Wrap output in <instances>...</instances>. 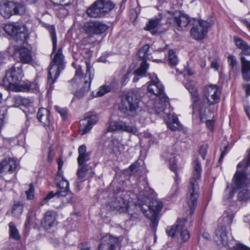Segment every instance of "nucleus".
I'll list each match as a JSON object with an SVG mask.
<instances>
[{
	"instance_id": "obj_1",
	"label": "nucleus",
	"mask_w": 250,
	"mask_h": 250,
	"mask_svg": "<svg viewBox=\"0 0 250 250\" xmlns=\"http://www.w3.org/2000/svg\"><path fill=\"white\" fill-rule=\"evenodd\" d=\"M153 191L147 188L144 191H140L138 195L139 206L145 216L155 228L158 223V214L162 208L163 203L154 198Z\"/></svg>"
},
{
	"instance_id": "obj_2",
	"label": "nucleus",
	"mask_w": 250,
	"mask_h": 250,
	"mask_svg": "<svg viewBox=\"0 0 250 250\" xmlns=\"http://www.w3.org/2000/svg\"><path fill=\"white\" fill-rule=\"evenodd\" d=\"M140 101L138 93L131 91L123 96L119 110L127 116L136 118L140 122L144 121L146 112L140 107Z\"/></svg>"
},
{
	"instance_id": "obj_3",
	"label": "nucleus",
	"mask_w": 250,
	"mask_h": 250,
	"mask_svg": "<svg viewBox=\"0 0 250 250\" xmlns=\"http://www.w3.org/2000/svg\"><path fill=\"white\" fill-rule=\"evenodd\" d=\"M24 76L22 66H13L5 73L3 80V86L10 90L15 92H26L30 90L31 83H21Z\"/></svg>"
},
{
	"instance_id": "obj_4",
	"label": "nucleus",
	"mask_w": 250,
	"mask_h": 250,
	"mask_svg": "<svg viewBox=\"0 0 250 250\" xmlns=\"http://www.w3.org/2000/svg\"><path fill=\"white\" fill-rule=\"evenodd\" d=\"M86 66V73L83 76V73L81 67H79L76 70L75 75L71 83L73 86L76 85L78 83L83 82V86L76 91L75 95L76 97L80 98L85 96L89 91L90 85L92 80L93 79L94 74L92 73L93 69L90 65L89 62H85Z\"/></svg>"
},
{
	"instance_id": "obj_5",
	"label": "nucleus",
	"mask_w": 250,
	"mask_h": 250,
	"mask_svg": "<svg viewBox=\"0 0 250 250\" xmlns=\"http://www.w3.org/2000/svg\"><path fill=\"white\" fill-rule=\"evenodd\" d=\"M193 174L189 181L187 195V203L191 209L197 203L199 189L198 181L200 180L202 171L201 165L198 159L193 162Z\"/></svg>"
},
{
	"instance_id": "obj_6",
	"label": "nucleus",
	"mask_w": 250,
	"mask_h": 250,
	"mask_svg": "<svg viewBox=\"0 0 250 250\" xmlns=\"http://www.w3.org/2000/svg\"><path fill=\"white\" fill-rule=\"evenodd\" d=\"M186 88L188 90L192 101V116L194 118H200L201 122L206 121L208 113L207 107L203 104L199 103V97L196 88L192 82H188L185 84Z\"/></svg>"
},
{
	"instance_id": "obj_7",
	"label": "nucleus",
	"mask_w": 250,
	"mask_h": 250,
	"mask_svg": "<svg viewBox=\"0 0 250 250\" xmlns=\"http://www.w3.org/2000/svg\"><path fill=\"white\" fill-rule=\"evenodd\" d=\"M148 91L159 97L161 103H156L154 108L158 115H161L165 110V104L168 103V98L165 95L164 88L156 76L155 79H152L147 86Z\"/></svg>"
},
{
	"instance_id": "obj_8",
	"label": "nucleus",
	"mask_w": 250,
	"mask_h": 250,
	"mask_svg": "<svg viewBox=\"0 0 250 250\" xmlns=\"http://www.w3.org/2000/svg\"><path fill=\"white\" fill-rule=\"evenodd\" d=\"M189 225L186 219H178L174 226L167 227L166 232L169 236H177L181 241L185 242L189 238Z\"/></svg>"
},
{
	"instance_id": "obj_9",
	"label": "nucleus",
	"mask_w": 250,
	"mask_h": 250,
	"mask_svg": "<svg viewBox=\"0 0 250 250\" xmlns=\"http://www.w3.org/2000/svg\"><path fill=\"white\" fill-rule=\"evenodd\" d=\"M63 56L61 49L55 54L53 62L54 64L50 66L48 72V84L51 86L59 77L60 71L63 69Z\"/></svg>"
},
{
	"instance_id": "obj_10",
	"label": "nucleus",
	"mask_w": 250,
	"mask_h": 250,
	"mask_svg": "<svg viewBox=\"0 0 250 250\" xmlns=\"http://www.w3.org/2000/svg\"><path fill=\"white\" fill-rule=\"evenodd\" d=\"M83 28L87 35L91 36L104 33L108 29V27L102 21L90 20L84 23Z\"/></svg>"
},
{
	"instance_id": "obj_11",
	"label": "nucleus",
	"mask_w": 250,
	"mask_h": 250,
	"mask_svg": "<svg viewBox=\"0 0 250 250\" xmlns=\"http://www.w3.org/2000/svg\"><path fill=\"white\" fill-rule=\"evenodd\" d=\"M107 206L112 210H116L120 212L127 211L130 213L128 210L129 202L127 196L124 193L112 198L108 202Z\"/></svg>"
},
{
	"instance_id": "obj_12",
	"label": "nucleus",
	"mask_w": 250,
	"mask_h": 250,
	"mask_svg": "<svg viewBox=\"0 0 250 250\" xmlns=\"http://www.w3.org/2000/svg\"><path fill=\"white\" fill-rule=\"evenodd\" d=\"M107 130L109 132L124 131L133 134L138 131L135 126L129 125L122 120L110 121Z\"/></svg>"
},
{
	"instance_id": "obj_13",
	"label": "nucleus",
	"mask_w": 250,
	"mask_h": 250,
	"mask_svg": "<svg viewBox=\"0 0 250 250\" xmlns=\"http://www.w3.org/2000/svg\"><path fill=\"white\" fill-rule=\"evenodd\" d=\"M203 100L208 104H214L219 101V88L216 85H206L203 89Z\"/></svg>"
},
{
	"instance_id": "obj_14",
	"label": "nucleus",
	"mask_w": 250,
	"mask_h": 250,
	"mask_svg": "<svg viewBox=\"0 0 250 250\" xmlns=\"http://www.w3.org/2000/svg\"><path fill=\"white\" fill-rule=\"evenodd\" d=\"M198 24L194 26L190 30L193 39L200 40L203 39L207 33L208 28L212 24L211 22L202 20H199Z\"/></svg>"
},
{
	"instance_id": "obj_15",
	"label": "nucleus",
	"mask_w": 250,
	"mask_h": 250,
	"mask_svg": "<svg viewBox=\"0 0 250 250\" xmlns=\"http://www.w3.org/2000/svg\"><path fill=\"white\" fill-rule=\"evenodd\" d=\"M57 186L60 190L57 192L65 200H68V202L73 201V194L69 190V183L63 177L62 174H57L56 179Z\"/></svg>"
},
{
	"instance_id": "obj_16",
	"label": "nucleus",
	"mask_w": 250,
	"mask_h": 250,
	"mask_svg": "<svg viewBox=\"0 0 250 250\" xmlns=\"http://www.w3.org/2000/svg\"><path fill=\"white\" fill-rule=\"evenodd\" d=\"M118 244V239L111 235L104 237L99 247V250H114Z\"/></svg>"
},
{
	"instance_id": "obj_17",
	"label": "nucleus",
	"mask_w": 250,
	"mask_h": 250,
	"mask_svg": "<svg viewBox=\"0 0 250 250\" xmlns=\"http://www.w3.org/2000/svg\"><path fill=\"white\" fill-rule=\"evenodd\" d=\"M4 30L7 34L12 36H18L20 34L23 35V38L25 37V26H21L17 23L6 24L4 27Z\"/></svg>"
},
{
	"instance_id": "obj_18",
	"label": "nucleus",
	"mask_w": 250,
	"mask_h": 250,
	"mask_svg": "<svg viewBox=\"0 0 250 250\" xmlns=\"http://www.w3.org/2000/svg\"><path fill=\"white\" fill-rule=\"evenodd\" d=\"M169 20L171 21H170V23H174L179 27H185L189 22L188 17L178 11H175L173 13Z\"/></svg>"
},
{
	"instance_id": "obj_19",
	"label": "nucleus",
	"mask_w": 250,
	"mask_h": 250,
	"mask_svg": "<svg viewBox=\"0 0 250 250\" xmlns=\"http://www.w3.org/2000/svg\"><path fill=\"white\" fill-rule=\"evenodd\" d=\"M98 121L97 117L96 115H92L87 117L82 120L80 123V133L81 135L89 132L92 127V125Z\"/></svg>"
},
{
	"instance_id": "obj_20",
	"label": "nucleus",
	"mask_w": 250,
	"mask_h": 250,
	"mask_svg": "<svg viewBox=\"0 0 250 250\" xmlns=\"http://www.w3.org/2000/svg\"><path fill=\"white\" fill-rule=\"evenodd\" d=\"M55 201H59L62 204L68 202L67 199L65 200L57 192L54 193L53 191H51L41 201L40 205L42 206Z\"/></svg>"
},
{
	"instance_id": "obj_21",
	"label": "nucleus",
	"mask_w": 250,
	"mask_h": 250,
	"mask_svg": "<svg viewBox=\"0 0 250 250\" xmlns=\"http://www.w3.org/2000/svg\"><path fill=\"white\" fill-rule=\"evenodd\" d=\"M20 62L24 64H31L34 62L31 51L26 47H21L18 50Z\"/></svg>"
},
{
	"instance_id": "obj_22",
	"label": "nucleus",
	"mask_w": 250,
	"mask_h": 250,
	"mask_svg": "<svg viewBox=\"0 0 250 250\" xmlns=\"http://www.w3.org/2000/svg\"><path fill=\"white\" fill-rule=\"evenodd\" d=\"M13 1H3L0 3V14L4 18H9L14 15Z\"/></svg>"
},
{
	"instance_id": "obj_23",
	"label": "nucleus",
	"mask_w": 250,
	"mask_h": 250,
	"mask_svg": "<svg viewBox=\"0 0 250 250\" xmlns=\"http://www.w3.org/2000/svg\"><path fill=\"white\" fill-rule=\"evenodd\" d=\"M56 224V214L54 212L48 211L44 215L41 222L42 226L45 229H48Z\"/></svg>"
},
{
	"instance_id": "obj_24",
	"label": "nucleus",
	"mask_w": 250,
	"mask_h": 250,
	"mask_svg": "<svg viewBox=\"0 0 250 250\" xmlns=\"http://www.w3.org/2000/svg\"><path fill=\"white\" fill-rule=\"evenodd\" d=\"M0 163L1 169L3 170V172L12 173L14 172L18 165L15 159L10 158H5Z\"/></svg>"
},
{
	"instance_id": "obj_25",
	"label": "nucleus",
	"mask_w": 250,
	"mask_h": 250,
	"mask_svg": "<svg viewBox=\"0 0 250 250\" xmlns=\"http://www.w3.org/2000/svg\"><path fill=\"white\" fill-rule=\"evenodd\" d=\"M37 118L44 126H49L51 122L49 111L44 108L39 109Z\"/></svg>"
},
{
	"instance_id": "obj_26",
	"label": "nucleus",
	"mask_w": 250,
	"mask_h": 250,
	"mask_svg": "<svg viewBox=\"0 0 250 250\" xmlns=\"http://www.w3.org/2000/svg\"><path fill=\"white\" fill-rule=\"evenodd\" d=\"M235 44L237 48L242 50V53L250 56V46L240 38L235 36L233 38Z\"/></svg>"
},
{
	"instance_id": "obj_27",
	"label": "nucleus",
	"mask_w": 250,
	"mask_h": 250,
	"mask_svg": "<svg viewBox=\"0 0 250 250\" xmlns=\"http://www.w3.org/2000/svg\"><path fill=\"white\" fill-rule=\"evenodd\" d=\"M78 152V164L79 165H84V163L89 160L90 154L86 152V148L84 145H82L79 147Z\"/></svg>"
},
{
	"instance_id": "obj_28",
	"label": "nucleus",
	"mask_w": 250,
	"mask_h": 250,
	"mask_svg": "<svg viewBox=\"0 0 250 250\" xmlns=\"http://www.w3.org/2000/svg\"><path fill=\"white\" fill-rule=\"evenodd\" d=\"M167 124L172 130H177L181 128V125L177 117L172 114L167 116Z\"/></svg>"
},
{
	"instance_id": "obj_29",
	"label": "nucleus",
	"mask_w": 250,
	"mask_h": 250,
	"mask_svg": "<svg viewBox=\"0 0 250 250\" xmlns=\"http://www.w3.org/2000/svg\"><path fill=\"white\" fill-rule=\"evenodd\" d=\"M233 183L234 188H239L246 185V175L245 173L237 171L234 175Z\"/></svg>"
},
{
	"instance_id": "obj_30",
	"label": "nucleus",
	"mask_w": 250,
	"mask_h": 250,
	"mask_svg": "<svg viewBox=\"0 0 250 250\" xmlns=\"http://www.w3.org/2000/svg\"><path fill=\"white\" fill-rule=\"evenodd\" d=\"M87 14L92 18H101L104 16L97 1L95 2L92 6L87 9Z\"/></svg>"
},
{
	"instance_id": "obj_31",
	"label": "nucleus",
	"mask_w": 250,
	"mask_h": 250,
	"mask_svg": "<svg viewBox=\"0 0 250 250\" xmlns=\"http://www.w3.org/2000/svg\"><path fill=\"white\" fill-rule=\"evenodd\" d=\"M79 167L77 171V179L84 181L86 180L89 171L91 170V167L88 165H79Z\"/></svg>"
},
{
	"instance_id": "obj_32",
	"label": "nucleus",
	"mask_w": 250,
	"mask_h": 250,
	"mask_svg": "<svg viewBox=\"0 0 250 250\" xmlns=\"http://www.w3.org/2000/svg\"><path fill=\"white\" fill-rule=\"evenodd\" d=\"M97 2L104 16L112 10L115 6L110 0H99Z\"/></svg>"
},
{
	"instance_id": "obj_33",
	"label": "nucleus",
	"mask_w": 250,
	"mask_h": 250,
	"mask_svg": "<svg viewBox=\"0 0 250 250\" xmlns=\"http://www.w3.org/2000/svg\"><path fill=\"white\" fill-rule=\"evenodd\" d=\"M148 66L149 65L147 62H141L139 68L134 72V74L136 75L133 80L134 82H137L139 79V77L142 76L146 73Z\"/></svg>"
},
{
	"instance_id": "obj_34",
	"label": "nucleus",
	"mask_w": 250,
	"mask_h": 250,
	"mask_svg": "<svg viewBox=\"0 0 250 250\" xmlns=\"http://www.w3.org/2000/svg\"><path fill=\"white\" fill-rule=\"evenodd\" d=\"M161 18H155L150 20L145 27L146 30L150 31L152 34H155L156 32L153 30L159 25Z\"/></svg>"
},
{
	"instance_id": "obj_35",
	"label": "nucleus",
	"mask_w": 250,
	"mask_h": 250,
	"mask_svg": "<svg viewBox=\"0 0 250 250\" xmlns=\"http://www.w3.org/2000/svg\"><path fill=\"white\" fill-rule=\"evenodd\" d=\"M13 10L14 15H22L25 12L26 8L23 3L14 1Z\"/></svg>"
},
{
	"instance_id": "obj_36",
	"label": "nucleus",
	"mask_w": 250,
	"mask_h": 250,
	"mask_svg": "<svg viewBox=\"0 0 250 250\" xmlns=\"http://www.w3.org/2000/svg\"><path fill=\"white\" fill-rule=\"evenodd\" d=\"M149 46L147 44L144 45L139 51V57L143 62H146L147 59H149Z\"/></svg>"
},
{
	"instance_id": "obj_37",
	"label": "nucleus",
	"mask_w": 250,
	"mask_h": 250,
	"mask_svg": "<svg viewBox=\"0 0 250 250\" xmlns=\"http://www.w3.org/2000/svg\"><path fill=\"white\" fill-rule=\"evenodd\" d=\"M9 233L10 236L13 239L18 240L20 239L21 236L19 232V231L15 225L12 223L10 222L9 224Z\"/></svg>"
},
{
	"instance_id": "obj_38",
	"label": "nucleus",
	"mask_w": 250,
	"mask_h": 250,
	"mask_svg": "<svg viewBox=\"0 0 250 250\" xmlns=\"http://www.w3.org/2000/svg\"><path fill=\"white\" fill-rule=\"evenodd\" d=\"M237 197L240 201L246 202L250 200V190L247 189L242 190L238 193Z\"/></svg>"
},
{
	"instance_id": "obj_39",
	"label": "nucleus",
	"mask_w": 250,
	"mask_h": 250,
	"mask_svg": "<svg viewBox=\"0 0 250 250\" xmlns=\"http://www.w3.org/2000/svg\"><path fill=\"white\" fill-rule=\"evenodd\" d=\"M168 62L170 66H175L178 62L177 56L172 50H170L168 52Z\"/></svg>"
},
{
	"instance_id": "obj_40",
	"label": "nucleus",
	"mask_w": 250,
	"mask_h": 250,
	"mask_svg": "<svg viewBox=\"0 0 250 250\" xmlns=\"http://www.w3.org/2000/svg\"><path fill=\"white\" fill-rule=\"evenodd\" d=\"M111 91V87L107 85H103L101 86L98 91L94 95L95 97H101Z\"/></svg>"
},
{
	"instance_id": "obj_41",
	"label": "nucleus",
	"mask_w": 250,
	"mask_h": 250,
	"mask_svg": "<svg viewBox=\"0 0 250 250\" xmlns=\"http://www.w3.org/2000/svg\"><path fill=\"white\" fill-rule=\"evenodd\" d=\"M49 31L52 41L53 50L54 51L56 49L57 43L56 31L54 26H50L49 28Z\"/></svg>"
},
{
	"instance_id": "obj_42",
	"label": "nucleus",
	"mask_w": 250,
	"mask_h": 250,
	"mask_svg": "<svg viewBox=\"0 0 250 250\" xmlns=\"http://www.w3.org/2000/svg\"><path fill=\"white\" fill-rule=\"evenodd\" d=\"M234 215V212L230 209H228L223 215V220L224 221H227L228 224L231 223Z\"/></svg>"
},
{
	"instance_id": "obj_43",
	"label": "nucleus",
	"mask_w": 250,
	"mask_h": 250,
	"mask_svg": "<svg viewBox=\"0 0 250 250\" xmlns=\"http://www.w3.org/2000/svg\"><path fill=\"white\" fill-rule=\"evenodd\" d=\"M241 72H250V61L247 60L244 57H241Z\"/></svg>"
},
{
	"instance_id": "obj_44",
	"label": "nucleus",
	"mask_w": 250,
	"mask_h": 250,
	"mask_svg": "<svg viewBox=\"0 0 250 250\" xmlns=\"http://www.w3.org/2000/svg\"><path fill=\"white\" fill-rule=\"evenodd\" d=\"M23 207L20 203L15 204L13 206L12 213L14 216H18L22 212Z\"/></svg>"
},
{
	"instance_id": "obj_45",
	"label": "nucleus",
	"mask_w": 250,
	"mask_h": 250,
	"mask_svg": "<svg viewBox=\"0 0 250 250\" xmlns=\"http://www.w3.org/2000/svg\"><path fill=\"white\" fill-rule=\"evenodd\" d=\"M27 199L32 200L34 197V189L33 185L31 184L29 185V189L25 191Z\"/></svg>"
},
{
	"instance_id": "obj_46",
	"label": "nucleus",
	"mask_w": 250,
	"mask_h": 250,
	"mask_svg": "<svg viewBox=\"0 0 250 250\" xmlns=\"http://www.w3.org/2000/svg\"><path fill=\"white\" fill-rule=\"evenodd\" d=\"M55 5L66 6L71 3L72 0H50Z\"/></svg>"
},
{
	"instance_id": "obj_47",
	"label": "nucleus",
	"mask_w": 250,
	"mask_h": 250,
	"mask_svg": "<svg viewBox=\"0 0 250 250\" xmlns=\"http://www.w3.org/2000/svg\"><path fill=\"white\" fill-rule=\"evenodd\" d=\"M221 238H220V241H221L222 245L224 246L227 245L228 244V238L226 230H223L221 232Z\"/></svg>"
},
{
	"instance_id": "obj_48",
	"label": "nucleus",
	"mask_w": 250,
	"mask_h": 250,
	"mask_svg": "<svg viewBox=\"0 0 250 250\" xmlns=\"http://www.w3.org/2000/svg\"><path fill=\"white\" fill-rule=\"evenodd\" d=\"M228 62H229V66L231 68H233L236 66L237 64V61L235 56L232 55H229L228 57Z\"/></svg>"
},
{
	"instance_id": "obj_49",
	"label": "nucleus",
	"mask_w": 250,
	"mask_h": 250,
	"mask_svg": "<svg viewBox=\"0 0 250 250\" xmlns=\"http://www.w3.org/2000/svg\"><path fill=\"white\" fill-rule=\"evenodd\" d=\"M222 144L223 145L224 150L222 151L221 156L220 157V161H221V159H222L223 157L225 156V155L227 152V149L229 146V142L227 141L224 140L222 142Z\"/></svg>"
},
{
	"instance_id": "obj_50",
	"label": "nucleus",
	"mask_w": 250,
	"mask_h": 250,
	"mask_svg": "<svg viewBox=\"0 0 250 250\" xmlns=\"http://www.w3.org/2000/svg\"><path fill=\"white\" fill-rule=\"evenodd\" d=\"M31 219H32V212H29L28 213L27 219H26V221L25 222V224H24V227H25V229L26 230H28L30 229V222H31Z\"/></svg>"
},
{
	"instance_id": "obj_51",
	"label": "nucleus",
	"mask_w": 250,
	"mask_h": 250,
	"mask_svg": "<svg viewBox=\"0 0 250 250\" xmlns=\"http://www.w3.org/2000/svg\"><path fill=\"white\" fill-rule=\"evenodd\" d=\"M132 73L130 71H128L125 74L122 80V83L123 84H125L126 83L129 81L130 77L132 75Z\"/></svg>"
},
{
	"instance_id": "obj_52",
	"label": "nucleus",
	"mask_w": 250,
	"mask_h": 250,
	"mask_svg": "<svg viewBox=\"0 0 250 250\" xmlns=\"http://www.w3.org/2000/svg\"><path fill=\"white\" fill-rule=\"evenodd\" d=\"M55 109L56 111L63 117L65 118L66 114V110L65 108H61L59 106H56Z\"/></svg>"
},
{
	"instance_id": "obj_53",
	"label": "nucleus",
	"mask_w": 250,
	"mask_h": 250,
	"mask_svg": "<svg viewBox=\"0 0 250 250\" xmlns=\"http://www.w3.org/2000/svg\"><path fill=\"white\" fill-rule=\"evenodd\" d=\"M207 146H202L199 149V153L203 159H205L206 154L207 153Z\"/></svg>"
},
{
	"instance_id": "obj_54",
	"label": "nucleus",
	"mask_w": 250,
	"mask_h": 250,
	"mask_svg": "<svg viewBox=\"0 0 250 250\" xmlns=\"http://www.w3.org/2000/svg\"><path fill=\"white\" fill-rule=\"evenodd\" d=\"M13 100L14 102L15 103V106H18L19 105H20L21 103L22 100L21 98L19 96H14L13 98Z\"/></svg>"
},
{
	"instance_id": "obj_55",
	"label": "nucleus",
	"mask_w": 250,
	"mask_h": 250,
	"mask_svg": "<svg viewBox=\"0 0 250 250\" xmlns=\"http://www.w3.org/2000/svg\"><path fill=\"white\" fill-rule=\"evenodd\" d=\"M54 157L53 149L50 146L49 148L48 154L47 156L48 160L49 162H51Z\"/></svg>"
},
{
	"instance_id": "obj_56",
	"label": "nucleus",
	"mask_w": 250,
	"mask_h": 250,
	"mask_svg": "<svg viewBox=\"0 0 250 250\" xmlns=\"http://www.w3.org/2000/svg\"><path fill=\"white\" fill-rule=\"evenodd\" d=\"M63 162L61 158H59L58 160V174H62V171L61 169L62 168V167L63 166Z\"/></svg>"
},
{
	"instance_id": "obj_57",
	"label": "nucleus",
	"mask_w": 250,
	"mask_h": 250,
	"mask_svg": "<svg viewBox=\"0 0 250 250\" xmlns=\"http://www.w3.org/2000/svg\"><path fill=\"white\" fill-rule=\"evenodd\" d=\"M236 250H250V248L241 244H237L235 246Z\"/></svg>"
},
{
	"instance_id": "obj_58",
	"label": "nucleus",
	"mask_w": 250,
	"mask_h": 250,
	"mask_svg": "<svg viewBox=\"0 0 250 250\" xmlns=\"http://www.w3.org/2000/svg\"><path fill=\"white\" fill-rule=\"evenodd\" d=\"M169 166H170V168L171 170L173 171H176L177 169V165L176 164L173 162V160H171V158H170L169 159Z\"/></svg>"
},
{
	"instance_id": "obj_59",
	"label": "nucleus",
	"mask_w": 250,
	"mask_h": 250,
	"mask_svg": "<svg viewBox=\"0 0 250 250\" xmlns=\"http://www.w3.org/2000/svg\"><path fill=\"white\" fill-rule=\"evenodd\" d=\"M242 75L245 80L246 81H250V72H242Z\"/></svg>"
},
{
	"instance_id": "obj_60",
	"label": "nucleus",
	"mask_w": 250,
	"mask_h": 250,
	"mask_svg": "<svg viewBox=\"0 0 250 250\" xmlns=\"http://www.w3.org/2000/svg\"><path fill=\"white\" fill-rule=\"evenodd\" d=\"M83 182L82 180L77 179L75 183V187L78 190H80L83 187Z\"/></svg>"
},
{
	"instance_id": "obj_61",
	"label": "nucleus",
	"mask_w": 250,
	"mask_h": 250,
	"mask_svg": "<svg viewBox=\"0 0 250 250\" xmlns=\"http://www.w3.org/2000/svg\"><path fill=\"white\" fill-rule=\"evenodd\" d=\"M211 67L214 69L215 70H218V63L217 60L212 61L211 63Z\"/></svg>"
},
{
	"instance_id": "obj_62",
	"label": "nucleus",
	"mask_w": 250,
	"mask_h": 250,
	"mask_svg": "<svg viewBox=\"0 0 250 250\" xmlns=\"http://www.w3.org/2000/svg\"><path fill=\"white\" fill-rule=\"evenodd\" d=\"M138 168V166L137 164H132L130 167V170L132 172H134L136 171L137 168Z\"/></svg>"
},
{
	"instance_id": "obj_63",
	"label": "nucleus",
	"mask_w": 250,
	"mask_h": 250,
	"mask_svg": "<svg viewBox=\"0 0 250 250\" xmlns=\"http://www.w3.org/2000/svg\"><path fill=\"white\" fill-rule=\"evenodd\" d=\"M206 125L210 130H212L213 127V122L211 121H207Z\"/></svg>"
},
{
	"instance_id": "obj_64",
	"label": "nucleus",
	"mask_w": 250,
	"mask_h": 250,
	"mask_svg": "<svg viewBox=\"0 0 250 250\" xmlns=\"http://www.w3.org/2000/svg\"><path fill=\"white\" fill-rule=\"evenodd\" d=\"M245 111H246V112L247 113V115L248 118L250 120V106H246L245 108Z\"/></svg>"
}]
</instances>
